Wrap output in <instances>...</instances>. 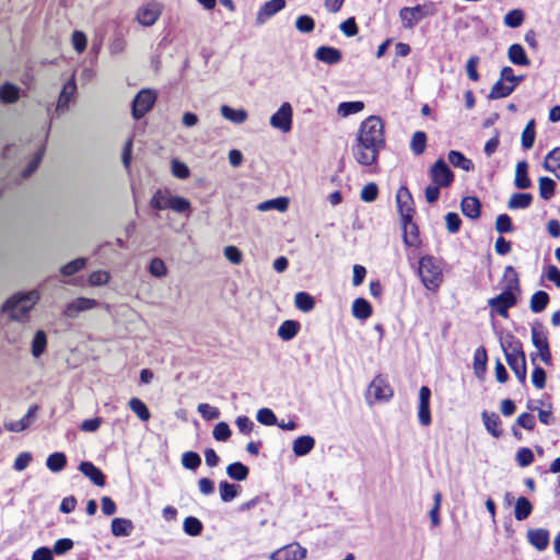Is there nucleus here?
<instances>
[{
    "label": "nucleus",
    "mask_w": 560,
    "mask_h": 560,
    "mask_svg": "<svg viewBox=\"0 0 560 560\" xmlns=\"http://www.w3.org/2000/svg\"><path fill=\"white\" fill-rule=\"evenodd\" d=\"M501 348L505 354L506 362L515 376L522 384L526 383L527 369L525 353L522 349L521 341L513 336L508 334L500 339Z\"/></svg>",
    "instance_id": "f257e3e1"
},
{
    "label": "nucleus",
    "mask_w": 560,
    "mask_h": 560,
    "mask_svg": "<svg viewBox=\"0 0 560 560\" xmlns=\"http://www.w3.org/2000/svg\"><path fill=\"white\" fill-rule=\"evenodd\" d=\"M418 275L425 289L436 291L443 282L441 261L430 255L421 257L419 260Z\"/></svg>",
    "instance_id": "f03ea898"
},
{
    "label": "nucleus",
    "mask_w": 560,
    "mask_h": 560,
    "mask_svg": "<svg viewBox=\"0 0 560 560\" xmlns=\"http://www.w3.org/2000/svg\"><path fill=\"white\" fill-rule=\"evenodd\" d=\"M38 300L39 293L36 290L19 293L7 301L3 311L14 320H24Z\"/></svg>",
    "instance_id": "7ed1b4c3"
},
{
    "label": "nucleus",
    "mask_w": 560,
    "mask_h": 560,
    "mask_svg": "<svg viewBox=\"0 0 560 560\" xmlns=\"http://www.w3.org/2000/svg\"><path fill=\"white\" fill-rule=\"evenodd\" d=\"M385 147L380 145L362 135H357L355 143L351 148L354 160L364 166H371L377 162L380 152Z\"/></svg>",
    "instance_id": "20e7f679"
},
{
    "label": "nucleus",
    "mask_w": 560,
    "mask_h": 560,
    "mask_svg": "<svg viewBox=\"0 0 560 560\" xmlns=\"http://www.w3.org/2000/svg\"><path fill=\"white\" fill-rule=\"evenodd\" d=\"M436 13V7L433 2L418 4L416 7H404L399 11V18L404 28H413L421 20L433 16Z\"/></svg>",
    "instance_id": "39448f33"
},
{
    "label": "nucleus",
    "mask_w": 560,
    "mask_h": 560,
    "mask_svg": "<svg viewBox=\"0 0 560 560\" xmlns=\"http://www.w3.org/2000/svg\"><path fill=\"white\" fill-rule=\"evenodd\" d=\"M532 342L534 347L537 349V353L530 354V360L535 364L536 355H539L540 360L550 365L552 362V357L550 352V347L547 338V332L545 327L536 322L532 326Z\"/></svg>",
    "instance_id": "423d86ee"
},
{
    "label": "nucleus",
    "mask_w": 560,
    "mask_h": 560,
    "mask_svg": "<svg viewBox=\"0 0 560 560\" xmlns=\"http://www.w3.org/2000/svg\"><path fill=\"white\" fill-rule=\"evenodd\" d=\"M358 135L385 147L384 125L378 116H370L364 119L359 127Z\"/></svg>",
    "instance_id": "0eeeda50"
},
{
    "label": "nucleus",
    "mask_w": 560,
    "mask_h": 560,
    "mask_svg": "<svg viewBox=\"0 0 560 560\" xmlns=\"http://www.w3.org/2000/svg\"><path fill=\"white\" fill-rule=\"evenodd\" d=\"M156 92L151 89H142L137 93L131 103V115L135 119L142 118L149 113L156 102Z\"/></svg>",
    "instance_id": "6e6552de"
},
{
    "label": "nucleus",
    "mask_w": 560,
    "mask_h": 560,
    "mask_svg": "<svg viewBox=\"0 0 560 560\" xmlns=\"http://www.w3.org/2000/svg\"><path fill=\"white\" fill-rule=\"evenodd\" d=\"M396 202L402 228H406L413 219V199L406 187H400L396 194Z\"/></svg>",
    "instance_id": "1a4fd4ad"
},
{
    "label": "nucleus",
    "mask_w": 560,
    "mask_h": 560,
    "mask_svg": "<svg viewBox=\"0 0 560 560\" xmlns=\"http://www.w3.org/2000/svg\"><path fill=\"white\" fill-rule=\"evenodd\" d=\"M514 290L515 289H509L505 287L503 292L490 299L488 301V305L490 306L491 311L506 318L509 316V308L513 307L517 303V299L513 293Z\"/></svg>",
    "instance_id": "9d476101"
},
{
    "label": "nucleus",
    "mask_w": 560,
    "mask_h": 560,
    "mask_svg": "<svg viewBox=\"0 0 560 560\" xmlns=\"http://www.w3.org/2000/svg\"><path fill=\"white\" fill-rule=\"evenodd\" d=\"M430 178L440 187H448L454 180V174L443 159H439L430 168Z\"/></svg>",
    "instance_id": "9b49d317"
},
{
    "label": "nucleus",
    "mask_w": 560,
    "mask_h": 560,
    "mask_svg": "<svg viewBox=\"0 0 560 560\" xmlns=\"http://www.w3.org/2000/svg\"><path fill=\"white\" fill-rule=\"evenodd\" d=\"M162 13V4L158 1H150L138 9L136 19L143 26H152Z\"/></svg>",
    "instance_id": "f8f14e48"
},
{
    "label": "nucleus",
    "mask_w": 560,
    "mask_h": 560,
    "mask_svg": "<svg viewBox=\"0 0 560 560\" xmlns=\"http://www.w3.org/2000/svg\"><path fill=\"white\" fill-rule=\"evenodd\" d=\"M430 398V388L428 386H422L419 390L418 419L420 424L423 427H428L431 423Z\"/></svg>",
    "instance_id": "ddd939ff"
},
{
    "label": "nucleus",
    "mask_w": 560,
    "mask_h": 560,
    "mask_svg": "<svg viewBox=\"0 0 560 560\" xmlns=\"http://www.w3.org/2000/svg\"><path fill=\"white\" fill-rule=\"evenodd\" d=\"M38 409V405H32L28 408L26 415L22 419L4 423L5 430H8L9 432L19 433L28 429L35 421Z\"/></svg>",
    "instance_id": "4468645a"
},
{
    "label": "nucleus",
    "mask_w": 560,
    "mask_h": 560,
    "mask_svg": "<svg viewBox=\"0 0 560 560\" xmlns=\"http://www.w3.org/2000/svg\"><path fill=\"white\" fill-rule=\"evenodd\" d=\"M368 394L373 395L376 400H388L393 396V389L387 381L378 375L371 382Z\"/></svg>",
    "instance_id": "2eb2a0df"
},
{
    "label": "nucleus",
    "mask_w": 560,
    "mask_h": 560,
    "mask_svg": "<svg viewBox=\"0 0 560 560\" xmlns=\"http://www.w3.org/2000/svg\"><path fill=\"white\" fill-rule=\"evenodd\" d=\"M97 301L89 298H78L67 304L63 314L66 317L74 318L79 313L92 310L97 306Z\"/></svg>",
    "instance_id": "dca6fc26"
},
{
    "label": "nucleus",
    "mask_w": 560,
    "mask_h": 560,
    "mask_svg": "<svg viewBox=\"0 0 560 560\" xmlns=\"http://www.w3.org/2000/svg\"><path fill=\"white\" fill-rule=\"evenodd\" d=\"M528 542L538 551L545 550L549 545L550 535L547 529L536 528L527 530Z\"/></svg>",
    "instance_id": "f3484780"
},
{
    "label": "nucleus",
    "mask_w": 560,
    "mask_h": 560,
    "mask_svg": "<svg viewBox=\"0 0 560 560\" xmlns=\"http://www.w3.org/2000/svg\"><path fill=\"white\" fill-rule=\"evenodd\" d=\"M79 470L86 478H89L95 486L103 487L105 485V476H104V474L92 462H82V463H80Z\"/></svg>",
    "instance_id": "a211bd4d"
},
{
    "label": "nucleus",
    "mask_w": 560,
    "mask_h": 560,
    "mask_svg": "<svg viewBox=\"0 0 560 560\" xmlns=\"http://www.w3.org/2000/svg\"><path fill=\"white\" fill-rule=\"evenodd\" d=\"M315 58L326 65H336L341 61L342 54L331 46H320L315 51Z\"/></svg>",
    "instance_id": "6ab92c4d"
},
{
    "label": "nucleus",
    "mask_w": 560,
    "mask_h": 560,
    "mask_svg": "<svg viewBox=\"0 0 560 560\" xmlns=\"http://www.w3.org/2000/svg\"><path fill=\"white\" fill-rule=\"evenodd\" d=\"M460 209L465 217L477 220L480 218L481 203L477 197L467 196L462 199Z\"/></svg>",
    "instance_id": "aec40b11"
},
{
    "label": "nucleus",
    "mask_w": 560,
    "mask_h": 560,
    "mask_svg": "<svg viewBox=\"0 0 560 560\" xmlns=\"http://www.w3.org/2000/svg\"><path fill=\"white\" fill-rule=\"evenodd\" d=\"M77 91V84L73 78H71L66 84L63 85L58 102H57V112H65L68 109L69 103L71 102L74 93Z\"/></svg>",
    "instance_id": "412c9836"
},
{
    "label": "nucleus",
    "mask_w": 560,
    "mask_h": 560,
    "mask_svg": "<svg viewBox=\"0 0 560 560\" xmlns=\"http://www.w3.org/2000/svg\"><path fill=\"white\" fill-rule=\"evenodd\" d=\"M514 185L517 189H528L532 187V180L528 177V163L520 161L515 167Z\"/></svg>",
    "instance_id": "4be33fe9"
},
{
    "label": "nucleus",
    "mask_w": 560,
    "mask_h": 560,
    "mask_svg": "<svg viewBox=\"0 0 560 560\" xmlns=\"http://www.w3.org/2000/svg\"><path fill=\"white\" fill-rule=\"evenodd\" d=\"M508 58L515 66L528 67L530 60L526 55L525 49L520 44H512L508 49Z\"/></svg>",
    "instance_id": "5701e85b"
},
{
    "label": "nucleus",
    "mask_w": 560,
    "mask_h": 560,
    "mask_svg": "<svg viewBox=\"0 0 560 560\" xmlns=\"http://www.w3.org/2000/svg\"><path fill=\"white\" fill-rule=\"evenodd\" d=\"M280 11V0H270L266 2L257 12L256 23L262 25L271 16L276 15Z\"/></svg>",
    "instance_id": "b1692460"
},
{
    "label": "nucleus",
    "mask_w": 560,
    "mask_h": 560,
    "mask_svg": "<svg viewBox=\"0 0 560 560\" xmlns=\"http://www.w3.org/2000/svg\"><path fill=\"white\" fill-rule=\"evenodd\" d=\"M483 424L487 431L494 438H500L502 435V430L500 429L501 419L495 412L489 413L488 411H482L481 413Z\"/></svg>",
    "instance_id": "393cba45"
},
{
    "label": "nucleus",
    "mask_w": 560,
    "mask_h": 560,
    "mask_svg": "<svg viewBox=\"0 0 560 560\" xmlns=\"http://www.w3.org/2000/svg\"><path fill=\"white\" fill-rule=\"evenodd\" d=\"M447 158H448V161L450 163L455 166V167H458L463 171H466V172H472L475 170V165L474 163L471 162V160H469L468 158H466L462 152L459 151H456V150H451L447 154Z\"/></svg>",
    "instance_id": "a878e982"
},
{
    "label": "nucleus",
    "mask_w": 560,
    "mask_h": 560,
    "mask_svg": "<svg viewBox=\"0 0 560 560\" xmlns=\"http://www.w3.org/2000/svg\"><path fill=\"white\" fill-rule=\"evenodd\" d=\"M112 534L116 537H127L133 529V524L128 518L116 517L110 524Z\"/></svg>",
    "instance_id": "bb28decb"
},
{
    "label": "nucleus",
    "mask_w": 560,
    "mask_h": 560,
    "mask_svg": "<svg viewBox=\"0 0 560 560\" xmlns=\"http://www.w3.org/2000/svg\"><path fill=\"white\" fill-rule=\"evenodd\" d=\"M533 202V195L527 192H515L509 201L508 208L510 210L527 209Z\"/></svg>",
    "instance_id": "cd10ccee"
},
{
    "label": "nucleus",
    "mask_w": 560,
    "mask_h": 560,
    "mask_svg": "<svg viewBox=\"0 0 560 560\" xmlns=\"http://www.w3.org/2000/svg\"><path fill=\"white\" fill-rule=\"evenodd\" d=\"M315 446V440L311 435H302L293 442V453L296 456L308 454Z\"/></svg>",
    "instance_id": "c85d7f7f"
},
{
    "label": "nucleus",
    "mask_w": 560,
    "mask_h": 560,
    "mask_svg": "<svg viewBox=\"0 0 560 560\" xmlns=\"http://www.w3.org/2000/svg\"><path fill=\"white\" fill-rule=\"evenodd\" d=\"M352 315L358 319H366L372 315L371 304L363 298H358L352 304Z\"/></svg>",
    "instance_id": "c756f323"
},
{
    "label": "nucleus",
    "mask_w": 560,
    "mask_h": 560,
    "mask_svg": "<svg viewBox=\"0 0 560 560\" xmlns=\"http://www.w3.org/2000/svg\"><path fill=\"white\" fill-rule=\"evenodd\" d=\"M294 305L303 313H310L315 307V299L307 292H298L294 296Z\"/></svg>",
    "instance_id": "7c9ffc66"
},
{
    "label": "nucleus",
    "mask_w": 560,
    "mask_h": 560,
    "mask_svg": "<svg viewBox=\"0 0 560 560\" xmlns=\"http://www.w3.org/2000/svg\"><path fill=\"white\" fill-rule=\"evenodd\" d=\"M226 474L231 479L244 481L247 479L249 469L241 462H234L226 467Z\"/></svg>",
    "instance_id": "2f4dec72"
},
{
    "label": "nucleus",
    "mask_w": 560,
    "mask_h": 560,
    "mask_svg": "<svg viewBox=\"0 0 560 560\" xmlns=\"http://www.w3.org/2000/svg\"><path fill=\"white\" fill-rule=\"evenodd\" d=\"M505 81H501V79L499 81H497L489 95H488V98L489 100H499V98H503V97H506L509 95H511L513 92H514V86L513 85H510L508 82L504 83Z\"/></svg>",
    "instance_id": "473e14b6"
},
{
    "label": "nucleus",
    "mask_w": 560,
    "mask_h": 560,
    "mask_svg": "<svg viewBox=\"0 0 560 560\" xmlns=\"http://www.w3.org/2000/svg\"><path fill=\"white\" fill-rule=\"evenodd\" d=\"M306 557V549L299 544H289L282 547V560H301Z\"/></svg>",
    "instance_id": "72a5a7b5"
},
{
    "label": "nucleus",
    "mask_w": 560,
    "mask_h": 560,
    "mask_svg": "<svg viewBox=\"0 0 560 560\" xmlns=\"http://www.w3.org/2000/svg\"><path fill=\"white\" fill-rule=\"evenodd\" d=\"M20 98V89L12 83H4L0 88V101L5 104H11Z\"/></svg>",
    "instance_id": "f704fd0d"
},
{
    "label": "nucleus",
    "mask_w": 560,
    "mask_h": 560,
    "mask_svg": "<svg viewBox=\"0 0 560 560\" xmlns=\"http://www.w3.org/2000/svg\"><path fill=\"white\" fill-rule=\"evenodd\" d=\"M533 511V505L525 497H520L514 506V516L517 521L526 520Z\"/></svg>",
    "instance_id": "c9c22d12"
},
{
    "label": "nucleus",
    "mask_w": 560,
    "mask_h": 560,
    "mask_svg": "<svg viewBox=\"0 0 560 560\" xmlns=\"http://www.w3.org/2000/svg\"><path fill=\"white\" fill-rule=\"evenodd\" d=\"M221 115L235 124H243L247 119V112L245 109H234L228 105L221 106Z\"/></svg>",
    "instance_id": "e433bc0d"
},
{
    "label": "nucleus",
    "mask_w": 560,
    "mask_h": 560,
    "mask_svg": "<svg viewBox=\"0 0 560 560\" xmlns=\"http://www.w3.org/2000/svg\"><path fill=\"white\" fill-rule=\"evenodd\" d=\"M67 465V457L61 452L50 454L46 459L47 468L52 472L61 471Z\"/></svg>",
    "instance_id": "4c0bfd02"
},
{
    "label": "nucleus",
    "mask_w": 560,
    "mask_h": 560,
    "mask_svg": "<svg viewBox=\"0 0 560 560\" xmlns=\"http://www.w3.org/2000/svg\"><path fill=\"white\" fill-rule=\"evenodd\" d=\"M240 486L230 483L228 481H221L219 483L220 498L223 502H231L238 495Z\"/></svg>",
    "instance_id": "58836bf2"
},
{
    "label": "nucleus",
    "mask_w": 560,
    "mask_h": 560,
    "mask_svg": "<svg viewBox=\"0 0 560 560\" xmlns=\"http://www.w3.org/2000/svg\"><path fill=\"white\" fill-rule=\"evenodd\" d=\"M168 209L176 213H187V217H189L191 203L188 199L184 197L172 195L168 203Z\"/></svg>",
    "instance_id": "ea45409f"
},
{
    "label": "nucleus",
    "mask_w": 560,
    "mask_h": 560,
    "mask_svg": "<svg viewBox=\"0 0 560 560\" xmlns=\"http://www.w3.org/2000/svg\"><path fill=\"white\" fill-rule=\"evenodd\" d=\"M487 351L483 347H479L474 354L475 374L480 377L487 370Z\"/></svg>",
    "instance_id": "a19ab883"
},
{
    "label": "nucleus",
    "mask_w": 560,
    "mask_h": 560,
    "mask_svg": "<svg viewBox=\"0 0 560 560\" xmlns=\"http://www.w3.org/2000/svg\"><path fill=\"white\" fill-rule=\"evenodd\" d=\"M128 406L141 421H148L150 419V410L141 399L132 397L129 400Z\"/></svg>",
    "instance_id": "79ce46f5"
},
{
    "label": "nucleus",
    "mask_w": 560,
    "mask_h": 560,
    "mask_svg": "<svg viewBox=\"0 0 560 560\" xmlns=\"http://www.w3.org/2000/svg\"><path fill=\"white\" fill-rule=\"evenodd\" d=\"M364 108V103L361 101L342 102L338 105L337 114L341 117H348L352 114L360 113Z\"/></svg>",
    "instance_id": "37998d69"
},
{
    "label": "nucleus",
    "mask_w": 560,
    "mask_h": 560,
    "mask_svg": "<svg viewBox=\"0 0 560 560\" xmlns=\"http://www.w3.org/2000/svg\"><path fill=\"white\" fill-rule=\"evenodd\" d=\"M535 138H536L535 120L530 119L526 124V126L522 132L521 142H522L523 149H525V150L532 149L534 145V142H535Z\"/></svg>",
    "instance_id": "c03bdc74"
},
{
    "label": "nucleus",
    "mask_w": 560,
    "mask_h": 560,
    "mask_svg": "<svg viewBox=\"0 0 560 560\" xmlns=\"http://www.w3.org/2000/svg\"><path fill=\"white\" fill-rule=\"evenodd\" d=\"M549 303V295L545 291H537L530 298V310L534 313L542 312Z\"/></svg>",
    "instance_id": "a18cd8bd"
},
{
    "label": "nucleus",
    "mask_w": 560,
    "mask_h": 560,
    "mask_svg": "<svg viewBox=\"0 0 560 560\" xmlns=\"http://www.w3.org/2000/svg\"><path fill=\"white\" fill-rule=\"evenodd\" d=\"M171 192L158 190L151 198L150 206L155 210H165L168 209V203L171 200Z\"/></svg>",
    "instance_id": "49530a36"
},
{
    "label": "nucleus",
    "mask_w": 560,
    "mask_h": 560,
    "mask_svg": "<svg viewBox=\"0 0 560 560\" xmlns=\"http://www.w3.org/2000/svg\"><path fill=\"white\" fill-rule=\"evenodd\" d=\"M183 529L188 536H198L203 529L202 522L195 516H187L183 522Z\"/></svg>",
    "instance_id": "de8ad7c7"
},
{
    "label": "nucleus",
    "mask_w": 560,
    "mask_h": 560,
    "mask_svg": "<svg viewBox=\"0 0 560 560\" xmlns=\"http://www.w3.org/2000/svg\"><path fill=\"white\" fill-rule=\"evenodd\" d=\"M556 191V183L553 179L542 176L539 178V195L544 200H549Z\"/></svg>",
    "instance_id": "09e8293b"
},
{
    "label": "nucleus",
    "mask_w": 560,
    "mask_h": 560,
    "mask_svg": "<svg viewBox=\"0 0 560 560\" xmlns=\"http://www.w3.org/2000/svg\"><path fill=\"white\" fill-rule=\"evenodd\" d=\"M402 240L406 246H417L419 243L418 226L411 221L406 228H402Z\"/></svg>",
    "instance_id": "8fccbe9b"
},
{
    "label": "nucleus",
    "mask_w": 560,
    "mask_h": 560,
    "mask_svg": "<svg viewBox=\"0 0 560 560\" xmlns=\"http://www.w3.org/2000/svg\"><path fill=\"white\" fill-rule=\"evenodd\" d=\"M47 345L46 334L43 330H37L32 341V354L35 358L40 357Z\"/></svg>",
    "instance_id": "3c124183"
},
{
    "label": "nucleus",
    "mask_w": 560,
    "mask_h": 560,
    "mask_svg": "<svg viewBox=\"0 0 560 560\" xmlns=\"http://www.w3.org/2000/svg\"><path fill=\"white\" fill-rule=\"evenodd\" d=\"M544 167L548 172L560 171V147L551 150L545 158Z\"/></svg>",
    "instance_id": "603ef678"
},
{
    "label": "nucleus",
    "mask_w": 560,
    "mask_h": 560,
    "mask_svg": "<svg viewBox=\"0 0 560 560\" xmlns=\"http://www.w3.org/2000/svg\"><path fill=\"white\" fill-rule=\"evenodd\" d=\"M427 135L423 131H416L411 138L410 149L416 155H420L425 151Z\"/></svg>",
    "instance_id": "864d4df0"
},
{
    "label": "nucleus",
    "mask_w": 560,
    "mask_h": 560,
    "mask_svg": "<svg viewBox=\"0 0 560 560\" xmlns=\"http://www.w3.org/2000/svg\"><path fill=\"white\" fill-rule=\"evenodd\" d=\"M300 329L301 324L298 320L288 319L282 322V340L293 339Z\"/></svg>",
    "instance_id": "5fc2aeb1"
},
{
    "label": "nucleus",
    "mask_w": 560,
    "mask_h": 560,
    "mask_svg": "<svg viewBox=\"0 0 560 560\" xmlns=\"http://www.w3.org/2000/svg\"><path fill=\"white\" fill-rule=\"evenodd\" d=\"M201 464V457L198 453L187 451L182 455V465L189 470H196Z\"/></svg>",
    "instance_id": "6e6d98bb"
},
{
    "label": "nucleus",
    "mask_w": 560,
    "mask_h": 560,
    "mask_svg": "<svg viewBox=\"0 0 560 560\" xmlns=\"http://www.w3.org/2000/svg\"><path fill=\"white\" fill-rule=\"evenodd\" d=\"M524 12L521 9H513L504 16V24L509 27L516 28L524 22Z\"/></svg>",
    "instance_id": "4d7b16f0"
},
{
    "label": "nucleus",
    "mask_w": 560,
    "mask_h": 560,
    "mask_svg": "<svg viewBox=\"0 0 560 560\" xmlns=\"http://www.w3.org/2000/svg\"><path fill=\"white\" fill-rule=\"evenodd\" d=\"M256 419L264 425L278 424V419L275 412L269 408H261L257 411Z\"/></svg>",
    "instance_id": "13d9d810"
},
{
    "label": "nucleus",
    "mask_w": 560,
    "mask_h": 560,
    "mask_svg": "<svg viewBox=\"0 0 560 560\" xmlns=\"http://www.w3.org/2000/svg\"><path fill=\"white\" fill-rule=\"evenodd\" d=\"M85 258H77L61 267L60 272L66 276H72L85 267Z\"/></svg>",
    "instance_id": "bf43d9fd"
},
{
    "label": "nucleus",
    "mask_w": 560,
    "mask_h": 560,
    "mask_svg": "<svg viewBox=\"0 0 560 560\" xmlns=\"http://www.w3.org/2000/svg\"><path fill=\"white\" fill-rule=\"evenodd\" d=\"M501 81L508 82L510 85H513L514 89L525 79L524 75H515L514 71L511 67H503L501 69Z\"/></svg>",
    "instance_id": "052dcab7"
},
{
    "label": "nucleus",
    "mask_w": 560,
    "mask_h": 560,
    "mask_svg": "<svg viewBox=\"0 0 560 560\" xmlns=\"http://www.w3.org/2000/svg\"><path fill=\"white\" fill-rule=\"evenodd\" d=\"M495 230L501 234L511 233L514 230L511 217L505 213L499 214L495 219Z\"/></svg>",
    "instance_id": "680f3d73"
},
{
    "label": "nucleus",
    "mask_w": 560,
    "mask_h": 560,
    "mask_svg": "<svg viewBox=\"0 0 560 560\" xmlns=\"http://www.w3.org/2000/svg\"><path fill=\"white\" fill-rule=\"evenodd\" d=\"M377 196H378V187L375 183L366 184L360 192V198L364 202H373L377 198Z\"/></svg>",
    "instance_id": "e2e57ef3"
},
{
    "label": "nucleus",
    "mask_w": 560,
    "mask_h": 560,
    "mask_svg": "<svg viewBox=\"0 0 560 560\" xmlns=\"http://www.w3.org/2000/svg\"><path fill=\"white\" fill-rule=\"evenodd\" d=\"M295 27L301 33H311L315 27V21L310 15H301L295 21Z\"/></svg>",
    "instance_id": "0e129e2a"
},
{
    "label": "nucleus",
    "mask_w": 560,
    "mask_h": 560,
    "mask_svg": "<svg viewBox=\"0 0 560 560\" xmlns=\"http://www.w3.org/2000/svg\"><path fill=\"white\" fill-rule=\"evenodd\" d=\"M516 462L521 467H527L534 462V453L528 447H521L516 453Z\"/></svg>",
    "instance_id": "69168bd1"
},
{
    "label": "nucleus",
    "mask_w": 560,
    "mask_h": 560,
    "mask_svg": "<svg viewBox=\"0 0 560 560\" xmlns=\"http://www.w3.org/2000/svg\"><path fill=\"white\" fill-rule=\"evenodd\" d=\"M71 42H72L73 48L77 52L81 54L85 50L88 39L83 32L74 31L71 36Z\"/></svg>",
    "instance_id": "338daca9"
},
{
    "label": "nucleus",
    "mask_w": 560,
    "mask_h": 560,
    "mask_svg": "<svg viewBox=\"0 0 560 560\" xmlns=\"http://www.w3.org/2000/svg\"><path fill=\"white\" fill-rule=\"evenodd\" d=\"M213 438L217 441L224 442L231 436V430L226 422H219L213 429Z\"/></svg>",
    "instance_id": "774afa93"
}]
</instances>
